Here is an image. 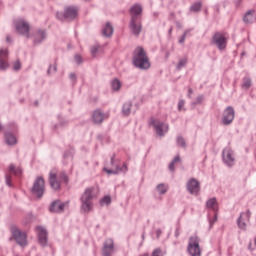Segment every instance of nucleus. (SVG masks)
<instances>
[{"mask_svg":"<svg viewBox=\"0 0 256 256\" xmlns=\"http://www.w3.org/2000/svg\"><path fill=\"white\" fill-rule=\"evenodd\" d=\"M9 127L10 129H12V131H17V124L15 123L9 124Z\"/></svg>","mask_w":256,"mask_h":256,"instance_id":"52","label":"nucleus"},{"mask_svg":"<svg viewBox=\"0 0 256 256\" xmlns=\"http://www.w3.org/2000/svg\"><path fill=\"white\" fill-rule=\"evenodd\" d=\"M211 43L214 47H217L219 51H225V49H227V37L221 32L214 33Z\"/></svg>","mask_w":256,"mask_h":256,"instance_id":"7","label":"nucleus"},{"mask_svg":"<svg viewBox=\"0 0 256 256\" xmlns=\"http://www.w3.org/2000/svg\"><path fill=\"white\" fill-rule=\"evenodd\" d=\"M132 63L136 69H140L141 71H147V69H151L149 56H147V52H145V49H143L141 46L134 50Z\"/></svg>","mask_w":256,"mask_h":256,"instance_id":"2","label":"nucleus"},{"mask_svg":"<svg viewBox=\"0 0 256 256\" xmlns=\"http://www.w3.org/2000/svg\"><path fill=\"white\" fill-rule=\"evenodd\" d=\"M185 65H187V58L180 59L176 65L177 71H181Z\"/></svg>","mask_w":256,"mask_h":256,"instance_id":"35","label":"nucleus"},{"mask_svg":"<svg viewBox=\"0 0 256 256\" xmlns=\"http://www.w3.org/2000/svg\"><path fill=\"white\" fill-rule=\"evenodd\" d=\"M64 163H68L69 161H73V152L66 151L63 155Z\"/></svg>","mask_w":256,"mask_h":256,"instance_id":"34","label":"nucleus"},{"mask_svg":"<svg viewBox=\"0 0 256 256\" xmlns=\"http://www.w3.org/2000/svg\"><path fill=\"white\" fill-rule=\"evenodd\" d=\"M4 141H5L6 145H8L10 147L13 145H17V137L14 136V134L12 132L4 133Z\"/></svg>","mask_w":256,"mask_h":256,"instance_id":"25","label":"nucleus"},{"mask_svg":"<svg viewBox=\"0 0 256 256\" xmlns=\"http://www.w3.org/2000/svg\"><path fill=\"white\" fill-rule=\"evenodd\" d=\"M150 125L154 127V131L158 137H165L169 132V124L159 121L158 119L151 118Z\"/></svg>","mask_w":256,"mask_h":256,"instance_id":"5","label":"nucleus"},{"mask_svg":"<svg viewBox=\"0 0 256 256\" xmlns=\"http://www.w3.org/2000/svg\"><path fill=\"white\" fill-rule=\"evenodd\" d=\"M14 25L19 35H23L24 37H27V39H29V23H27L23 19H18L14 22Z\"/></svg>","mask_w":256,"mask_h":256,"instance_id":"10","label":"nucleus"},{"mask_svg":"<svg viewBox=\"0 0 256 256\" xmlns=\"http://www.w3.org/2000/svg\"><path fill=\"white\" fill-rule=\"evenodd\" d=\"M111 202H112L111 196L106 195L99 200V205L100 207H109V205H111Z\"/></svg>","mask_w":256,"mask_h":256,"instance_id":"32","label":"nucleus"},{"mask_svg":"<svg viewBox=\"0 0 256 256\" xmlns=\"http://www.w3.org/2000/svg\"><path fill=\"white\" fill-rule=\"evenodd\" d=\"M173 164L175 165V163H181V157L179 155H177L173 160H172Z\"/></svg>","mask_w":256,"mask_h":256,"instance_id":"50","label":"nucleus"},{"mask_svg":"<svg viewBox=\"0 0 256 256\" xmlns=\"http://www.w3.org/2000/svg\"><path fill=\"white\" fill-rule=\"evenodd\" d=\"M189 33H191V29L186 30V31L183 33V35H182V36L180 37V39H179V43H180V44L185 43V39H187V35H189Z\"/></svg>","mask_w":256,"mask_h":256,"instance_id":"38","label":"nucleus"},{"mask_svg":"<svg viewBox=\"0 0 256 256\" xmlns=\"http://www.w3.org/2000/svg\"><path fill=\"white\" fill-rule=\"evenodd\" d=\"M65 125H67V121H65V120H60V126H61V127H65Z\"/></svg>","mask_w":256,"mask_h":256,"instance_id":"56","label":"nucleus"},{"mask_svg":"<svg viewBox=\"0 0 256 256\" xmlns=\"http://www.w3.org/2000/svg\"><path fill=\"white\" fill-rule=\"evenodd\" d=\"M13 70H14V71H20V70H21V62H20L19 60H17V61L14 63Z\"/></svg>","mask_w":256,"mask_h":256,"instance_id":"47","label":"nucleus"},{"mask_svg":"<svg viewBox=\"0 0 256 256\" xmlns=\"http://www.w3.org/2000/svg\"><path fill=\"white\" fill-rule=\"evenodd\" d=\"M186 189L190 195H199V192L201 191V184L197 181L195 178H190L186 183Z\"/></svg>","mask_w":256,"mask_h":256,"instance_id":"11","label":"nucleus"},{"mask_svg":"<svg viewBox=\"0 0 256 256\" xmlns=\"http://www.w3.org/2000/svg\"><path fill=\"white\" fill-rule=\"evenodd\" d=\"M251 221V210L240 213V216L237 219V225L242 231H247V223Z\"/></svg>","mask_w":256,"mask_h":256,"instance_id":"12","label":"nucleus"},{"mask_svg":"<svg viewBox=\"0 0 256 256\" xmlns=\"http://www.w3.org/2000/svg\"><path fill=\"white\" fill-rule=\"evenodd\" d=\"M31 193L34 197H37V199L43 197L45 194V179H43V177L39 176L35 179Z\"/></svg>","mask_w":256,"mask_h":256,"instance_id":"4","label":"nucleus"},{"mask_svg":"<svg viewBox=\"0 0 256 256\" xmlns=\"http://www.w3.org/2000/svg\"><path fill=\"white\" fill-rule=\"evenodd\" d=\"M156 191H157L158 195H165V193H167V191H169V185H167L165 183H160L156 186Z\"/></svg>","mask_w":256,"mask_h":256,"instance_id":"29","label":"nucleus"},{"mask_svg":"<svg viewBox=\"0 0 256 256\" xmlns=\"http://www.w3.org/2000/svg\"><path fill=\"white\" fill-rule=\"evenodd\" d=\"M185 100H179L178 102V111H185Z\"/></svg>","mask_w":256,"mask_h":256,"instance_id":"43","label":"nucleus"},{"mask_svg":"<svg viewBox=\"0 0 256 256\" xmlns=\"http://www.w3.org/2000/svg\"><path fill=\"white\" fill-rule=\"evenodd\" d=\"M201 7H202L201 2H195L190 7V11H192L193 13H199V11H201Z\"/></svg>","mask_w":256,"mask_h":256,"instance_id":"33","label":"nucleus"},{"mask_svg":"<svg viewBox=\"0 0 256 256\" xmlns=\"http://www.w3.org/2000/svg\"><path fill=\"white\" fill-rule=\"evenodd\" d=\"M243 21H244V23H246V25H251V23H255L256 22V11L255 10L247 11L244 14Z\"/></svg>","mask_w":256,"mask_h":256,"instance_id":"24","label":"nucleus"},{"mask_svg":"<svg viewBox=\"0 0 256 256\" xmlns=\"http://www.w3.org/2000/svg\"><path fill=\"white\" fill-rule=\"evenodd\" d=\"M67 207H69V201L55 200L51 203L49 211L50 213H63Z\"/></svg>","mask_w":256,"mask_h":256,"instance_id":"14","label":"nucleus"},{"mask_svg":"<svg viewBox=\"0 0 256 256\" xmlns=\"http://www.w3.org/2000/svg\"><path fill=\"white\" fill-rule=\"evenodd\" d=\"M36 233L38 237V243L41 245V247H47L49 242L47 229H45L43 226H37Z\"/></svg>","mask_w":256,"mask_h":256,"instance_id":"13","label":"nucleus"},{"mask_svg":"<svg viewBox=\"0 0 256 256\" xmlns=\"http://www.w3.org/2000/svg\"><path fill=\"white\" fill-rule=\"evenodd\" d=\"M177 145H179V147H187V144L185 143V139H183V137L181 136L177 137Z\"/></svg>","mask_w":256,"mask_h":256,"instance_id":"41","label":"nucleus"},{"mask_svg":"<svg viewBox=\"0 0 256 256\" xmlns=\"http://www.w3.org/2000/svg\"><path fill=\"white\" fill-rule=\"evenodd\" d=\"M8 171L11 175H15L16 177H19V175H21V173H23V170L21 169V167L15 168V165H13V164L9 165Z\"/></svg>","mask_w":256,"mask_h":256,"instance_id":"31","label":"nucleus"},{"mask_svg":"<svg viewBox=\"0 0 256 256\" xmlns=\"http://www.w3.org/2000/svg\"><path fill=\"white\" fill-rule=\"evenodd\" d=\"M104 171L108 173V175H117V172H115L113 169L104 168Z\"/></svg>","mask_w":256,"mask_h":256,"instance_id":"48","label":"nucleus"},{"mask_svg":"<svg viewBox=\"0 0 256 256\" xmlns=\"http://www.w3.org/2000/svg\"><path fill=\"white\" fill-rule=\"evenodd\" d=\"M99 197V188L98 187H88L81 194L80 201V211L85 215H89L95 209V200Z\"/></svg>","mask_w":256,"mask_h":256,"instance_id":"1","label":"nucleus"},{"mask_svg":"<svg viewBox=\"0 0 256 256\" xmlns=\"http://www.w3.org/2000/svg\"><path fill=\"white\" fill-rule=\"evenodd\" d=\"M5 181H6V185H8V187H13V184L11 183V174H6Z\"/></svg>","mask_w":256,"mask_h":256,"instance_id":"44","label":"nucleus"},{"mask_svg":"<svg viewBox=\"0 0 256 256\" xmlns=\"http://www.w3.org/2000/svg\"><path fill=\"white\" fill-rule=\"evenodd\" d=\"M47 39V30L45 29H38L33 34V44L34 45H41L43 41Z\"/></svg>","mask_w":256,"mask_h":256,"instance_id":"19","label":"nucleus"},{"mask_svg":"<svg viewBox=\"0 0 256 256\" xmlns=\"http://www.w3.org/2000/svg\"><path fill=\"white\" fill-rule=\"evenodd\" d=\"M74 61H75V63H77V65H81V63H83V58L81 57V55L77 54L74 57Z\"/></svg>","mask_w":256,"mask_h":256,"instance_id":"45","label":"nucleus"},{"mask_svg":"<svg viewBox=\"0 0 256 256\" xmlns=\"http://www.w3.org/2000/svg\"><path fill=\"white\" fill-rule=\"evenodd\" d=\"M206 209H212L215 213L219 211V205L217 204V198H210L206 202Z\"/></svg>","mask_w":256,"mask_h":256,"instance_id":"26","label":"nucleus"},{"mask_svg":"<svg viewBox=\"0 0 256 256\" xmlns=\"http://www.w3.org/2000/svg\"><path fill=\"white\" fill-rule=\"evenodd\" d=\"M49 184L54 191H59L61 189V183L57 181V172L55 170L50 171Z\"/></svg>","mask_w":256,"mask_h":256,"instance_id":"21","label":"nucleus"},{"mask_svg":"<svg viewBox=\"0 0 256 256\" xmlns=\"http://www.w3.org/2000/svg\"><path fill=\"white\" fill-rule=\"evenodd\" d=\"M169 170L170 171H175V164H174L173 161L169 164Z\"/></svg>","mask_w":256,"mask_h":256,"instance_id":"54","label":"nucleus"},{"mask_svg":"<svg viewBox=\"0 0 256 256\" xmlns=\"http://www.w3.org/2000/svg\"><path fill=\"white\" fill-rule=\"evenodd\" d=\"M110 163L114 167V171H115L116 175H119V173H127L129 171V166L127 165V163L124 162L122 167L115 164V155H113L111 157Z\"/></svg>","mask_w":256,"mask_h":256,"instance_id":"23","label":"nucleus"},{"mask_svg":"<svg viewBox=\"0 0 256 256\" xmlns=\"http://www.w3.org/2000/svg\"><path fill=\"white\" fill-rule=\"evenodd\" d=\"M99 49H101L100 45L92 46L90 49L92 57H97V53H99Z\"/></svg>","mask_w":256,"mask_h":256,"instance_id":"36","label":"nucleus"},{"mask_svg":"<svg viewBox=\"0 0 256 256\" xmlns=\"http://www.w3.org/2000/svg\"><path fill=\"white\" fill-rule=\"evenodd\" d=\"M3 129V125L0 124V131Z\"/></svg>","mask_w":256,"mask_h":256,"instance_id":"59","label":"nucleus"},{"mask_svg":"<svg viewBox=\"0 0 256 256\" xmlns=\"http://www.w3.org/2000/svg\"><path fill=\"white\" fill-rule=\"evenodd\" d=\"M168 33H169V35H171V33H173V28H170V29L168 30Z\"/></svg>","mask_w":256,"mask_h":256,"instance_id":"58","label":"nucleus"},{"mask_svg":"<svg viewBox=\"0 0 256 256\" xmlns=\"http://www.w3.org/2000/svg\"><path fill=\"white\" fill-rule=\"evenodd\" d=\"M131 107H133V103L131 101L125 102L122 106V113L126 117L131 115Z\"/></svg>","mask_w":256,"mask_h":256,"instance_id":"30","label":"nucleus"},{"mask_svg":"<svg viewBox=\"0 0 256 256\" xmlns=\"http://www.w3.org/2000/svg\"><path fill=\"white\" fill-rule=\"evenodd\" d=\"M191 95H193V89L189 88L188 89V97H189V99H191Z\"/></svg>","mask_w":256,"mask_h":256,"instance_id":"55","label":"nucleus"},{"mask_svg":"<svg viewBox=\"0 0 256 256\" xmlns=\"http://www.w3.org/2000/svg\"><path fill=\"white\" fill-rule=\"evenodd\" d=\"M69 79H70L71 81H77V75H76L75 73H71V74L69 75Z\"/></svg>","mask_w":256,"mask_h":256,"instance_id":"51","label":"nucleus"},{"mask_svg":"<svg viewBox=\"0 0 256 256\" xmlns=\"http://www.w3.org/2000/svg\"><path fill=\"white\" fill-rule=\"evenodd\" d=\"M222 161L226 167H235V151L231 148H224L222 151Z\"/></svg>","mask_w":256,"mask_h":256,"instance_id":"8","label":"nucleus"},{"mask_svg":"<svg viewBox=\"0 0 256 256\" xmlns=\"http://www.w3.org/2000/svg\"><path fill=\"white\" fill-rule=\"evenodd\" d=\"M163 231H161V228H158L155 233L152 234L153 239H159L161 237Z\"/></svg>","mask_w":256,"mask_h":256,"instance_id":"42","label":"nucleus"},{"mask_svg":"<svg viewBox=\"0 0 256 256\" xmlns=\"http://www.w3.org/2000/svg\"><path fill=\"white\" fill-rule=\"evenodd\" d=\"M235 120V109L232 106L225 108L222 114L221 123L222 125H231Z\"/></svg>","mask_w":256,"mask_h":256,"instance_id":"9","label":"nucleus"},{"mask_svg":"<svg viewBox=\"0 0 256 256\" xmlns=\"http://www.w3.org/2000/svg\"><path fill=\"white\" fill-rule=\"evenodd\" d=\"M201 239L198 236H191L188 240L187 251L190 256H201Z\"/></svg>","mask_w":256,"mask_h":256,"instance_id":"3","label":"nucleus"},{"mask_svg":"<svg viewBox=\"0 0 256 256\" xmlns=\"http://www.w3.org/2000/svg\"><path fill=\"white\" fill-rule=\"evenodd\" d=\"M9 50L8 49H0V71H6L9 69Z\"/></svg>","mask_w":256,"mask_h":256,"instance_id":"18","label":"nucleus"},{"mask_svg":"<svg viewBox=\"0 0 256 256\" xmlns=\"http://www.w3.org/2000/svg\"><path fill=\"white\" fill-rule=\"evenodd\" d=\"M79 10L76 6H68L65 8L64 13L58 12L56 14L57 19L63 21V19H68L69 21H73V19H77V15Z\"/></svg>","mask_w":256,"mask_h":256,"instance_id":"6","label":"nucleus"},{"mask_svg":"<svg viewBox=\"0 0 256 256\" xmlns=\"http://www.w3.org/2000/svg\"><path fill=\"white\" fill-rule=\"evenodd\" d=\"M60 179L64 181V183H67L69 181V177H67V174L65 172L60 173Z\"/></svg>","mask_w":256,"mask_h":256,"instance_id":"46","label":"nucleus"},{"mask_svg":"<svg viewBox=\"0 0 256 256\" xmlns=\"http://www.w3.org/2000/svg\"><path fill=\"white\" fill-rule=\"evenodd\" d=\"M204 99H205V97L203 95H199V96H197L196 100L194 102H192V105H201V103H203Z\"/></svg>","mask_w":256,"mask_h":256,"instance_id":"40","label":"nucleus"},{"mask_svg":"<svg viewBox=\"0 0 256 256\" xmlns=\"http://www.w3.org/2000/svg\"><path fill=\"white\" fill-rule=\"evenodd\" d=\"M57 73V64H51L47 70V75H53Z\"/></svg>","mask_w":256,"mask_h":256,"instance_id":"37","label":"nucleus"},{"mask_svg":"<svg viewBox=\"0 0 256 256\" xmlns=\"http://www.w3.org/2000/svg\"><path fill=\"white\" fill-rule=\"evenodd\" d=\"M108 118H109V114L103 113V111H101V109H96L92 113V121H93V123H95V125H101V123H103V120L108 119Z\"/></svg>","mask_w":256,"mask_h":256,"instance_id":"20","label":"nucleus"},{"mask_svg":"<svg viewBox=\"0 0 256 256\" xmlns=\"http://www.w3.org/2000/svg\"><path fill=\"white\" fill-rule=\"evenodd\" d=\"M215 221H217V214L214 215L213 220H211V219L209 220L210 229L215 224Z\"/></svg>","mask_w":256,"mask_h":256,"instance_id":"49","label":"nucleus"},{"mask_svg":"<svg viewBox=\"0 0 256 256\" xmlns=\"http://www.w3.org/2000/svg\"><path fill=\"white\" fill-rule=\"evenodd\" d=\"M129 28L132 34L135 35V37H139L141 35V32L143 31V24L140 19H130Z\"/></svg>","mask_w":256,"mask_h":256,"instance_id":"16","label":"nucleus"},{"mask_svg":"<svg viewBox=\"0 0 256 256\" xmlns=\"http://www.w3.org/2000/svg\"><path fill=\"white\" fill-rule=\"evenodd\" d=\"M110 85H111V89H112V91H114V93H117V92L121 91L122 84H121L120 79L114 78L111 81Z\"/></svg>","mask_w":256,"mask_h":256,"instance_id":"28","label":"nucleus"},{"mask_svg":"<svg viewBox=\"0 0 256 256\" xmlns=\"http://www.w3.org/2000/svg\"><path fill=\"white\" fill-rule=\"evenodd\" d=\"M130 19H141V13H143V7L141 4H134L130 10Z\"/></svg>","mask_w":256,"mask_h":256,"instance_id":"22","label":"nucleus"},{"mask_svg":"<svg viewBox=\"0 0 256 256\" xmlns=\"http://www.w3.org/2000/svg\"><path fill=\"white\" fill-rule=\"evenodd\" d=\"M248 251H255V248H253V242H249L248 244Z\"/></svg>","mask_w":256,"mask_h":256,"instance_id":"53","label":"nucleus"},{"mask_svg":"<svg viewBox=\"0 0 256 256\" xmlns=\"http://www.w3.org/2000/svg\"><path fill=\"white\" fill-rule=\"evenodd\" d=\"M6 41H7V43H11V37L7 36Z\"/></svg>","mask_w":256,"mask_h":256,"instance_id":"57","label":"nucleus"},{"mask_svg":"<svg viewBox=\"0 0 256 256\" xmlns=\"http://www.w3.org/2000/svg\"><path fill=\"white\" fill-rule=\"evenodd\" d=\"M12 235L16 243H18L20 247H25L27 245V234L21 232L19 228L17 227L12 228Z\"/></svg>","mask_w":256,"mask_h":256,"instance_id":"15","label":"nucleus"},{"mask_svg":"<svg viewBox=\"0 0 256 256\" xmlns=\"http://www.w3.org/2000/svg\"><path fill=\"white\" fill-rule=\"evenodd\" d=\"M115 253V242L113 239L109 238L104 242V246L102 248V255L103 256H113Z\"/></svg>","mask_w":256,"mask_h":256,"instance_id":"17","label":"nucleus"},{"mask_svg":"<svg viewBox=\"0 0 256 256\" xmlns=\"http://www.w3.org/2000/svg\"><path fill=\"white\" fill-rule=\"evenodd\" d=\"M242 87H244V89H249V87H251V80H250V78H244L243 79Z\"/></svg>","mask_w":256,"mask_h":256,"instance_id":"39","label":"nucleus"},{"mask_svg":"<svg viewBox=\"0 0 256 256\" xmlns=\"http://www.w3.org/2000/svg\"><path fill=\"white\" fill-rule=\"evenodd\" d=\"M113 31V26L111 25V23L107 22L102 28V35L103 37H111L113 35Z\"/></svg>","mask_w":256,"mask_h":256,"instance_id":"27","label":"nucleus"}]
</instances>
